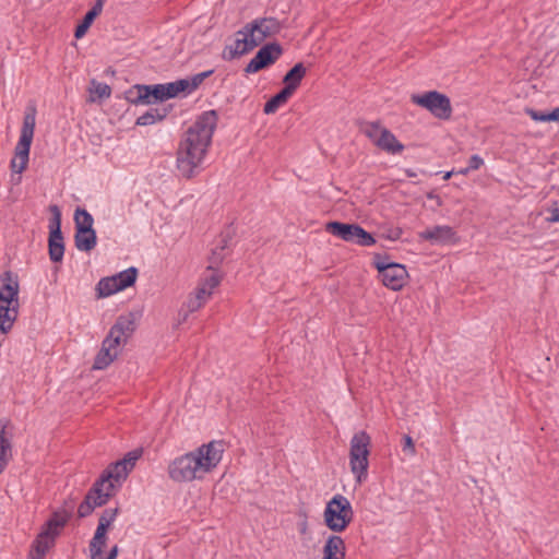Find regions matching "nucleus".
I'll list each match as a JSON object with an SVG mask.
<instances>
[{
	"label": "nucleus",
	"instance_id": "41",
	"mask_svg": "<svg viewBox=\"0 0 559 559\" xmlns=\"http://www.w3.org/2000/svg\"><path fill=\"white\" fill-rule=\"evenodd\" d=\"M550 216L547 217V222L557 223L559 222V205L555 203V206L549 210Z\"/></svg>",
	"mask_w": 559,
	"mask_h": 559
},
{
	"label": "nucleus",
	"instance_id": "22",
	"mask_svg": "<svg viewBox=\"0 0 559 559\" xmlns=\"http://www.w3.org/2000/svg\"><path fill=\"white\" fill-rule=\"evenodd\" d=\"M323 559H345L346 545L340 535H330L322 549Z\"/></svg>",
	"mask_w": 559,
	"mask_h": 559
},
{
	"label": "nucleus",
	"instance_id": "25",
	"mask_svg": "<svg viewBox=\"0 0 559 559\" xmlns=\"http://www.w3.org/2000/svg\"><path fill=\"white\" fill-rule=\"evenodd\" d=\"M7 425L0 421V474L7 468L12 459V442L5 432Z\"/></svg>",
	"mask_w": 559,
	"mask_h": 559
},
{
	"label": "nucleus",
	"instance_id": "24",
	"mask_svg": "<svg viewBox=\"0 0 559 559\" xmlns=\"http://www.w3.org/2000/svg\"><path fill=\"white\" fill-rule=\"evenodd\" d=\"M74 242L78 250L90 252L97 243L96 231L94 229H76Z\"/></svg>",
	"mask_w": 559,
	"mask_h": 559
},
{
	"label": "nucleus",
	"instance_id": "13",
	"mask_svg": "<svg viewBox=\"0 0 559 559\" xmlns=\"http://www.w3.org/2000/svg\"><path fill=\"white\" fill-rule=\"evenodd\" d=\"M365 135L380 150L389 154L403 152L404 145L380 122H369L364 128Z\"/></svg>",
	"mask_w": 559,
	"mask_h": 559
},
{
	"label": "nucleus",
	"instance_id": "5",
	"mask_svg": "<svg viewBox=\"0 0 559 559\" xmlns=\"http://www.w3.org/2000/svg\"><path fill=\"white\" fill-rule=\"evenodd\" d=\"M36 126V109L34 107L27 108L23 124L21 128V134L19 142L14 148V156L11 159L10 167L13 173L22 174L28 165L31 145L34 138Z\"/></svg>",
	"mask_w": 559,
	"mask_h": 559
},
{
	"label": "nucleus",
	"instance_id": "18",
	"mask_svg": "<svg viewBox=\"0 0 559 559\" xmlns=\"http://www.w3.org/2000/svg\"><path fill=\"white\" fill-rule=\"evenodd\" d=\"M282 55V48L277 44L263 46L246 66L247 73H255L263 68L273 64Z\"/></svg>",
	"mask_w": 559,
	"mask_h": 559
},
{
	"label": "nucleus",
	"instance_id": "39",
	"mask_svg": "<svg viewBox=\"0 0 559 559\" xmlns=\"http://www.w3.org/2000/svg\"><path fill=\"white\" fill-rule=\"evenodd\" d=\"M403 451L413 456L416 453L415 444L411 436L405 435L402 443Z\"/></svg>",
	"mask_w": 559,
	"mask_h": 559
},
{
	"label": "nucleus",
	"instance_id": "3",
	"mask_svg": "<svg viewBox=\"0 0 559 559\" xmlns=\"http://www.w3.org/2000/svg\"><path fill=\"white\" fill-rule=\"evenodd\" d=\"M186 80H178L166 84L143 85L136 84L126 92V99L134 105H150L157 100L176 97L187 90Z\"/></svg>",
	"mask_w": 559,
	"mask_h": 559
},
{
	"label": "nucleus",
	"instance_id": "35",
	"mask_svg": "<svg viewBox=\"0 0 559 559\" xmlns=\"http://www.w3.org/2000/svg\"><path fill=\"white\" fill-rule=\"evenodd\" d=\"M91 93L96 95L98 98H108L111 95V88L106 83L93 80Z\"/></svg>",
	"mask_w": 559,
	"mask_h": 559
},
{
	"label": "nucleus",
	"instance_id": "1",
	"mask_svg": "<svg viewBox=\"0 0 559 559\" xmlns=\"http://www.w3.org/2000/svg\"><path fill=\"white\" fill-rule=\"evenodd\" d=\"M217 121L215 110L204 111L180 136L176 151V168L182 178L192 179L202 171Z\"/></svg>",
	"mask_w": 559,
	"mask_h": 559
},
{
	"label": "nucleus",
	"instance_id": "44",
	"mask_svg": "<svg viewBox=\"0 0 559 559\" xmlns=\"http://www.w3.org/2000/svg\"><path fill=\"white\" fill-rule=\"evenodd\" d=\"M224 258V254L223 253H217L216 250H213V259H214V263H217L219 261H222Z\"/></svg>",
	"mask_w": 559,
	"mask_h": 559
},
{
	"label": "nucleus",
	"instance_id": "37",
	"mask_svg": "<svg viewBox=\"0 0 559 559\" xmlns=\"http://www.w3.org/2000/svg\"><path fill=\"white\" fill-rule=\"evenodd\" d=\"M212 73H213V71L210 70V71H205V72L195 74L190 81L186 80V82L188 83V86L185 92L191 93L192 91H194L204 81V79L210 76Z\"/></svg>",
	"mask_w": 559,
	"mask_h": 559
},
{
	"label": "nucleus",
	"instance_id": "26",
	"mask_svg": "<svg viewBox=\"0 0 559 559\" xmlns=\"http://www.w3.org/2000/svg\"><path fill=\"white\" fill-rule=\"evenodd\" d=\"M307 73V69L304 63H296L284 76L283 83L284 87L288 88L292 93H295L299 87L302 79Z\"/></svg>",
	"mask_w": 559,
	"mask_h": 559
},
{
	"label": "nucleus",
	"instance_id": "20",
	"mask_svg": "<svg viewBox=\"0 0 559 559\" xmlns=\"http://www.w3.org/2000/svg\"><path fill=\"white\" fill-rule=\"evenodd\" d=\"M20 284L19 277L12 271H4L0 275V302L1 304H20L19 302Z\"/></svg>",
	"mask_w": 559,
	"mask_h": 559
},
{
	"label": "nucleus",
	"instance_id": "16",
	"mask_svg": "<svg viewBox=\"0 0 559 559\" xmlns=\"http://www.w3.org/2000/svg\"><path fill=\"white\" fill-rule=\"evenodd\" d=\"M259 45L260 44L251 32V27L249 24H246L241 29L235 33L233 43L226 46L223 56L225 59L231 60L251 51Z\"/></svg>",
	"mask_w": 559,
	"mask_h": 559
},
{
	"label": "nucleus",
	"instance_id": "46",
	"mask_svg": "<svg viewBox=\"0 0 559 559\" xmlns=\"http://www.w3.org/2000/svg\"><path fill=\"white\" fill-rule=\"evenodd\" d=\"M469 171H472V170H471V169H468V166H467V167H465V168L460 169V170L457 171V174H460V175H464V176H465V175H467Z\"/></svg>",
	"mask_w": 559,
	"mask_h": 559
},
{
	"label": "nucleus",
	"instance_id": "33",
	"mask_svg": "<svg viewBox=\"0 0 559 559\" xmlns=\"http://www.w3.org/2000/svg\"><path fill=\"white\" fill-rule=\"evenodd\" d=\"M74 223L76 229H93V216L85 210L78 207L74 213Z\"/></svg>",
	"mask_w": 559,
	"mask_h": 559
},
{
	"label": "nucleus",
	"instance_id": "36",
	"mask_svg": "<svg viewBox=\"0 0 559 559\" xmlns=\"http://www.w3.org/2000/svg\"><path fill=\"white\" fill-rule=\"evenodd\" d=\"M49 258L52 262H61L64 254V245L53 241H48Z\"/></svg>",
	"mask_w": 559,
	"mask_h": 559
},
{
	"label": "nucleus",
	"instance_id": "17",
	"mask_svg": "<svg viewBox=\"0 0 559 559\" xmlns=\"http://www.w3.org/2000/svg\"><path fill=\"white\" fill-rule=\"evenodd\" d=\"M167 474L173 481L178 484H188L198 480L188 452L176 456L169 462Z\"/></svg>",
	"mask_w": 559,
	"mask_h": 559
},
{
	"label": "nucleus",
	"instance_id": "45",
	"mask_svg": "<svg viewBox=\"0 0 559 559\" xmlns=\"http://www.w3.org/2000/svg\"><path fill=\"white\" fill-rule=\"evenodd\" d=\"M554 121H559V107L552 109Z\"/></svg>",
	"mask_w": 559,
	"mask_h": 559
},
{
	"label": "nucleus",
	"instance_id": "34",
	"mask_svg": "<svg viewBox=\"0 0 559 559\" xmlns=\"http://www.w3.org/2000/svg\"><path fill=\"white\" fill-rule=\"evenodd\" d=\"M105 1L106 0H97L81 22L91 27L94 20L102 13Z\"/></svg>",
	"mask_w": 559,
	"mask_h": 559
},
{
	"label": "nucleus",
	"instance_id": "28",
	"mask_svg": "<svg viewBox=\"0 0 559 559\" xmlns=\"http://www.w3.org/2000/svg\"><path fill=\"white\" fill-rule=\"evenodd\" d=\"M169 114L166 107L151 108L140 117H138L135 124L140 127L151 126L164 120Z\"/></svg>",
	"mask_w": 559,
	"mask_h": 559
},
{
	"label": "nucleus",
	"instance_id": "10",
	"mask_svg": "<svg viewBox=\"0 0 559 559\" xmlns=\"http://www.w3.org/2000/svg\"><path fill=\"white\" fill-rule=\"evenodd\" d=\"M325 230L343 241L361 247H370L376 243V238L358 224L329 222L325 224Z\"/></svg>",
	"mask_w": 559,
	"mask_h": 559
},
{
	"label": "nucleus",
	"instance_id": "27",
	"mask_svg": "<svg viewBox=\"0 0 559 559\" xmlns=\"http://www.w3.org/2000/svg\"><path fill=\"white\" fill-rule=\"evenodd\" d=\"M49 211L52 216L49 222L48 241L63 243V236L61 233V211L56 204L50 205Z\"/></svg>",
	"mask_w": 559,
	"mask_h": 559
},
{
	"label": "nucleus",
	"instance_id": "6",
	"mask_svg": "<svg viewBox=\"0 0 559 559\" xmlns=\"http://www.w3.org/2000/svg\"><path fill=\"white\" fill-rule=\"evenodd\" d=\"M224 451L223 441L212 440L188 452L198 480H203L206 475L216 469L223 459Z\"/></svg>",
	"mask_w": 559,
	"mask_h": 559
},
{
	"label": "nucleus",
	"instance_id": "49",
	"mask_svg": "<svg viewBox=\"0 0 559 559\" xmlns=\"http://www.w3.org/2000/svg\"><path fill=\"white\" fill-rule=\"evenodd\" d=\"M219 250H221V252H224L225 251V247H221Z\"/></svg>",
	"mask_w": 559,
	"mask_h": 559
},
{
	"label": "nucleus",
	"instance_id": "31",
	"mask_svg": "<svg viewBox=\"0 0 559 559\" xmlns=\"http://www.w3.org/2000/svg\"><path fill=\"white\" fill-rule=\"evenodd\" d=\"M138 276V270L134 266H131L122 272H119L116 275H112V278L116 280V283L120 287L121 290L134 284Z\"/></svg>",
	"mask_w": 559,
	"mask_h": 559
},
{
	"label": "nucleus",
	"instance_id": "38",
	"mask_svg": "<svg viewBox=\"0 0 559 559\" xmlns=\"http://www.w3.org/2000/svg\"><path fill=\"white\" fill-rule=\"evenodd\" d=\"M525 112L534 120L539 122L554 121L552 110L550 112L537 111L532 108H526Z\"/></svg>",
	"mask_w": 559,
	"mask_h": 559
},
{
	"label": "nucleus",
	"instance_id": "40",
	"mask_svg": "<svg viewBox=\"0 0 559 559\" xmlns=\"http://www.w3.org/2000/svg\"><path fill=\"white\" fill-rule=\"evenodd\" d=\"M484 165V159L475 154V155H472L469 157V160H468V169L471 170H477L479 169L481 166Z\"/></svg>",
	"mask_w": 559,
	"mask_h": 559
},
{
	"label": "nucleus",
	"instance_id": "7",
	"mask_svg": "<svg viewBox=\"0 0 559 559\" xmlns=\"http://www.w3.org/2000/svg\"><path fill=\"white\" fill-rule=\"evenodd\" d=\"M371 438L365 431L356 432L349 442V467L356 481L362 484L368 478Z\"/></svg>",
	"mask_w": 559,
	"mask_h": 559
},
{
	"label": "nucleus",
	"instance_id": "48",
	"mask_svg": "<svg viewBox=\"0 0 559 559\" xmlns=\"http://www.w3.org/2000/svg\"><path fill=\"white\" fill-rule=\"evenodd\" d=\"M452 176V171H448L445 175H444V179L448 180L450 179V177Z\"/></svg>",
	"mask_w": 559,
	"mask_h": 559
},
{
	"label": "nucleus",
	"instance_id": "2",
	"mask_svg": "<svg viewBox=\"0 0 559 559\" xmlns=\"http://www.w3.org/2000/svg\"><path fill=\"white\" fill-rule=\"evenodd\" d=\"M140 456L141 452L132 451L122 460L110 464L80 503L78 508L79 516L86 518L95 508L106 504L109 498L115 495L116 490L126 480Z\"/></svg>",
	"mask_w": 559,
	"mask_h": 559
},
{
	"label": "nucleus",
	"instance_id": "29",
	"mask_svg": "<svg viewBox=\"0 0 559 559\" xmlns=\"http://www.w3.org/2000/svg\"><path fill=\"white\" fill-rule=\"evenodd\" d=\"M293 95L294 93L284 87L281 92H278L265 103L263 108L264 114L271 115L276 112L277 109L285 105Z\"/></svg>",
	"mask_w": 559,
	"mask_h": 559
},
{
	"label": "nucleus",
	"instance_id": "9",
	"mask_svg": "<svg viewBox=\"0 0 559 559\" xmlns=\"http://www.w3.org/2000/svg\"><path fill=\"white\" fill-rule=\"evenodd\" d=\"M118 514V509H106L103 511L94 536L90 540L88 551L91 559H117L119 555L118 545H114L108 554L104 556V548L107 545V533L110 528L111 524L116 520Z\"/></svg>",
	"mask_w": 559,
	"mask_h": 559
},
{
	"label": "nucleus",
	"instance_id": "14",
	"mask_svg": "<svg viewBox=\"0 0 559 559\" xmlns=\"http://www.w3.org/2000/svg\"><path fill=\"white\" fill-rule=\"evenodd\" d=\"M133 331L134 319L132 314L120 316L116 320L115 324L110 328L103 343L110 347L111 350L117 352V355H119L121 346L127 343Z\"/></svg>",
	"mask_w": 559,
	"mask_h": 559
},
{
	"label": "nucleus",
	"instance_id": "42",
	"mask_svg": "<svg viewBox=\"0 0 559 559\" xmlns=\"http://www.w3.org/2000/svg\"><path fill=\"white\" fill-rule=\"evenodd\" d=\"M88 28H90V27H88L87 25H85V24H83V23L81 22V23L76 26V28H75V32H74V36H75V38H78V39L82 38V37L86 34V32L88 31Z\"/></svg>",
	"mask_w": 559,
	"mask_h": 559
},
{
	"label": "nucleus",
	"instance_id": "11",
	"mask_svg": "<svg viewBox=\"0 0 559 559\" xmlns=\"http://www.w3.org/2000/svg\"><path fill=\"white\" fill-rule=\"evenodd\" d=\"M209 269L210 272L201 278L198 287L190 294L186 301L188 312H195L201 309L211 298L214 289L221 284V275L216 271H213L212 266Z\"/></svg>",
	"mask_w": 559,
	"mask_h": 559
},
{
	"label": "nucleus",
	"instance_id": "30",
	"mask_svg": "<svg viewBox=\"0 0 559 559\" xmlns=\"http://www.w3.org/2000/svg\"><path fill=\"white\" fill-rule=\"evenodd\" d=\"M117 356V352L111 350L105 343H102V348L94 359L93 368L96 370L106 369Z\"/></svg>",
	"mask_w": 559,
	"mask_h": 559
},
{
	"label": "nucleus",
	"instance_id": "4",
	"mask_svg": "<svg viewBox=\"0 0 559 559\" xmlns=\"http://www.w3.org/2000/svg\"><path fill=\"white\" fill-rule=\"evenodd\" d=\"M68 521L69 515L66 512H55L34 539L28 559H44L50 548L53 547L56 538L60 535Z\"/></svg>",
	"mask_w": 559,
	"mask_h": 559
},
{
	"label": "nucleus",
	"instance_id": "32",
	"mask_svg": "<svg viewBox=\"0 0 559 559\" xmlns=\"http://www.w3.org/2000/svg\"><path fill=\"white\" fill-rule=\"evenodd\" d=\"M96 289L99 297H108L121 290L112 276L102 278Z\"/></svg>",
	"mask_w": 559,
	"mask_h": 559
},
{
	"label": "nucleus",
	"instance_id": "15",
	"mask_svg": "<svg viewBox=\"0 0 559 559\" xmlns=\"http://www.w3.org/2000/svg\"><path fill=\"white\" fill-rule=\"evenodd\" d=\"M382 284L392 289L400 290L406 284L408 274L404 265L399 263H386L383 259L374 262Z\"/></svg>",
	"mask_w": 559,
	"mask_h": 559
},
{
	"label": "nucleus",
	"instance_id": "47",
	"mask_svg": "<svg viewBox=\"0 0 559 559\" xmlns=\"http://www.w3.org/2000/svg\"><path fill=\"white\" fill-rule=\"evenodd\" d=\"M405 173H406V175H407L408 177H415V176H416V174H415L413 170H411V169H406V171H405Z\"/></svg>",
	"mask_w": 559,
	"mask_h": 559
},
{
	"label": "nucleus",
	"instance_id": "23",
	"mask_svg": "<svg viewBox=\"0 0 559 559\" xmlns=\"http://www.w3.org/2000/svg\"><path fill=\"white\" fill-rule=\"evenodd\" d=\"M20 304L0 302V332L8 334L12 331L19 317Z\"/></svg>",
	"mask_w": 559,
	"mask_h": 559
},
{
	"label": "nucleus",
	"instance_id": "19",
	"mask_svg": "<svg viewBox=\"0 0 559 559\" xmlns=\"http://www.w3.org/2000/svg\"><path fill=\"white\" fill-rule=\"evenodd\" d=\"M419 238L436 245H455L459 237L454 228L448 225H437L419 233Z\"/></svg>",
	"mask_w": 559,
	"mask_h": 559
},
{
	"label": "nucleus",
	"instance_id": "8",
	"mask_svg": "<svg viewBox=\"0 0 559 559\" xmlns=\"http://www.w3.org/2000/svg\"><path fill=\"white\" fill-rule=\"evenodd\" d=\"M354 511L350 501L343 495H334L325 504L323 520L334 533L344 532L353 522Z\"/></svg>",
	"mask_w": 559,
	"mask_h": 559
},
{
	"label": "nucleus",
	"instance_id": "21",
	"mask_svg": "<svg viewBox=\"0 0 559 559\" xmlns=\"http://www.w3.org/2000/svg\"><path fill=\"white\" fill-rule=\"evenodd\" d=\"M248 24L259 44L265 38L276 35L282 28L280 21L275 17L255 19Z\"/></svg>",
	"mask_w": 559,
	"mask_h": 559
},
{
	"label": "nucleus",
	"instance_id": "12",
	"mask_svg": "<svg viewBox=\"0 0 559 559\" xmlns=\"http://www.w3.org/2000/svg\"><path fill=\"white\" fill-rule=\"evenodd\" d=\"M412 103L427 109L436 118L449 119L452 114L450 98L437 91H429L424 94H414L411 97Z\"/></svg>",
	"mask_w": 559,
	"mask_h": 559
},
{
	"label": "nucleus",
	"instance_id": "43",
	"mask_svg": "<svg viewBox=\"0 0 559 559\" xmlns=\"http://www.w3.org/2000/svg\"><path fill=\"white\" fill-rule=\"evenodd\" d=\"M308 531V522L305 520L299 524V532L306 534Z\"/></svg>",
	"mask_w": 559,
	"mask_h": 559
}]
</instances>
